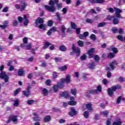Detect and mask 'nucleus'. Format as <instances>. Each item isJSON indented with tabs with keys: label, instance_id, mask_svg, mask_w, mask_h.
<instances>
[{
	"label": "nucleus",
	"instance_id": "obj_1",
	"mask_svg": "<svg viewBox=\"0 0 125 125\" xmlns=\"http://www.w3.org/2000/svg\"><path fill=\"white\" fill-rule=\"evenodd\" d=\"M59 0H50L49 2V4L50 6L45 5L44 7L48 11H50V12H55V11H56V8L55 7L54 4L57 5V7L59 10L62 7V3H59Z\"/></svg>",
	"mask_w": 125,
	"mask_h": 125
},
{
	"label": "nucleus",
	"instance_id": "obj_2",
	"mask_svg": "<svg viewBox=\"0 0 125 125\" xmlns=\"http://www.w3.org/2000/svg\"><path fill=\"white\" fill-rule=\"evenodd\" d=\"M116 65H118V62H117V61H113L110 63V67H107L106 68V70L108 71L106 74L107 78H111V77H112V73L109 71H111V70H114L115 66H116Z\"/></svg>",
	"mask_w": 125,
	"mask_h": 125
},
{
	"label": "nucleus",
	"instance_id": "obj_3",
	"mask_svg": "<svg viewBox=\"0 0 125 125\" xmlns=\"http://www.w3.org/2000/svg\"><path fill=\"white\" fill-rule=\"evenodd\" d=\"M44 21L42 18H38L36 21V24L40 29L45 30V24H43Z\"/></svg>",
	"mask_w": 125,
	"mask_h": 125
},
{
	"label": "nucleus",
	"instance_id": "obj_4",
	"mask_svg": "<svg viewBox=\"0 0 125 125\" xmlns=\"http://www.w3.org/2000/svg\"><path fill=\"white\" fill-rule=\"evenodd\" d=\"M0 79L4 80L5 83H8L9 82V77L6 74L5 72H2L0 73Z\"/></svg>",
	"mask_w": 125,
	"mask_h": 125
},
{
	"label": "nucleus",
	"instance_id": "obj_5",
	"mask_svg": "<svg viewBox=\"0 0 125 125\" xmlns=\"http://www.w3.org/2000/svg\"><path fill=\"white\" fill-rule=\"evenodd\" d=\"M116 90H117L116 85H114L113 86L111 87V88H108L107 89V92L109 96L112 97V96H113V95L114 94V91H116Z\"/></svg>",
	"mask_w": 125,
	"mask_h": 125
},
{
	"label": "nucleus",
	"instance_id": "obj_6",
	"mask_svg": "<svg viewBox=\"0 0 125 125\" xmlns=\"http://www.w3.org/2000/svg\"><path fill=\"white\" fill-rule=\"evenodd\" d=\"M114 9L115 11L116 17H117V18H123L120 14L123 12V11L118 8H114Z\"/></svg>",
	"mask_w": 125,
	"mask_h": 125
},
{
	"label": "nucleus",
	"instance_id": "obj_7",
	"mask_svg": "<svg viewBox=\"0 0 125 125\" xmlns=\"http://www.w3.org/2000/svg\"><path fill=\"white\" fill-rule=\"evenodd\" d=\"M72 49L73 52H75V53L76 54V56H80V54H81V49L80 48L76 49V46H75L74 44H73Z\"/></svg>",
	"mask_w": 125,
	"mask_h": 125
},
{
	"label": "nucleus",
	"instance_id": "obj_8",
	"mask_svg": "<svg viewBox=\"0 0 125 125\" xmlns=\"http://www.w3.org/2000/svg\"><path fill=\"white\" fill-rule=\"evenodd\" d=\"M60 97H64L65 98H68L69 92L67 91L61 92L60 94Z\"/></svg>",
	"mask_w": 125,
	"mask_h": 125
},
{
	"label": "nucleus",
	"instance_id": "obj_9",
	"mask_svg": "<svg viewBox=\"0 0 125 125\" xmlns=\"http://www.w3.org/2000/svg\"><path fill=\"white\" fill-rule=\"evenodd\" d=\"M71 111L69 112L68 115L70 116V117H73L74 116H76L77 115V111L75 109V108L72 107L70 108Z\"/></svg>",
	"mask_w": 125,
	"mask_h": 125
},
{
	"label": "nucleus",
	"instance_id": "obj_10",
	"mask_svg": "<svg viewBox=\"0 0 125 125\" xmlns=\"http://www.w3.org/2000/svg\"><path fill=\"white\" fill-rule=\"evenodd\" d=\"M89 2L91 3H104L105 2V0H88Z\"/></svg>",
	"mask_w": 125,
	"mask_h": 125
},
{
	"label": "nucleus",
	"instance_id": "obj_11",
	"mask_svg": "<svg viewBox=\"0 0 125 125\" xmlns=\"http://www.w3.org/2000/svg\"><path fill=\"white\" fill-rule=\"evenodd\" d=\"M33 115L34 116V117H33V119L35 122L41 121V117H40L38 113L35 112L33 113Z\"/></svg>",
	"mask_w": 125,
	"mask_h": 125
},
{
	"label": "nucleus",
	"instance_id": "obj_12",
	"mask_svg": "<svg viewBox=\"0 0 125 125\" xmlns=\"http://www.w3.org/2000/svg\"><path fill=\"white\" fill-rule=\"evenodd\" d=\"M93 53H94V48H92L88 52V54L90 58H92V57H93Z\"/></svg>",
	"mask_w": 125,
	"mask_h": 125
},
{
	"label": "nucleus",
	"instance_id": "obj_13",
	"mask_svg": "<svg viewBox=\"0 0 125 125\" xmlns=\"http://www.w3.org/2000/svg\"><path fill=\"white\" fill-rule=\"evenodd\" d=\"M23 24L24 26H28V24H29V20L27 18V16L24 15L23 17Z\"/></svg>",
	"mask_w": 125,
	"mask_h": 125
},
{
	"label": "nucleus",
	"instance_id": "obj_14",
	"mask_svg": "<svg viewBox=\"0 0 125 125\" xmlns=\"http://www.w3.org/2000/svg\"><path fill=\"white\" fill-rule=\"evenodd\" d=\"M17 118L18 116L16 115L11 116L10 117L11 121H12L13 122H14V123H16V122H17V121H18V119Z\"/></svg>",
	"mask_w": 125,
	"mask_h": 125
},
{
	"label": "nucleus",
	"instance_id": "obj_15",
	"mask_svg": "<svg viewBox=\"0 0 125 125\" xmlns=\"http://www.w3.org/2000/svg\"><path fill=\"white\" fill-rule=\"evenodd\" d=\"M67 69H68V66H67V65H64L63 66H60L59 67V70L61 72H63L64 71H66V70H67Z\"/></svg>",
	"mask_w": 125,
	"mask_h": 125
},
{
	"label": "nucleus",
	"instance_id": "obj_16",
	"mask_svg": "<svg viewBox=\"0 0 125 125\" xmlns=\"http://www.w3.org/2000/svg\"><path fill=\"white\" fill-rule=\"evenodd\" d=\"M95 66H96V63H95V62H92V63H89L87 65V67L89 69H94Z\"/></svg>",
	"mask_w": 125,
	"mask_h": 125
},
{
	"label": "nucleus",
	"instance_id": "obj_17",
	"mask_svg": "<svg viewBox=\"0 0 125 125\" xmlns=\"http://www.w3.org/2000/svg\"><path fill=\"white\" fill-rule=\"evenodd\" d=\"M71 82V75H66V79H65V83H70Z\"/></svg>",
	"mask_w": 125,
	"mask_h": 125
},
{
	"label": "nucleus",
	"instance_id": "obj_18",
	"mask_svg": "<svg viewBox=\"0 0 125 125\" xmlns=\"http://www.w3.org/2000/svg\"><path fill=\"white\" fill-rule=\"evenodd\" d=\"M22 93L26 97H29L31 95L30 91H22Z\"/></svg>",
	"mask_w": 125,
	"mask_h": 125
},
{
	"label": "nucleus",
	"instance_id": "obj_19",
	"mask_svg": "<svg viewBox=\"0 0 125 125\" xmlns=\"http://www.w3.org/2000/svg\"><path fill=\"white\" fill-rule=\"evenodd\" d=\"M27 6V3L26 2H22V5L21 6V11H24V9L26 8Z\"/></svg>",
	"mask_w": 125,
	"mask_h": 125
},
{
	"label": "nucleus",
	"instance_id": "obj_20",
	"mask_svg": "<svg viewBox=\"0 0 125 125\" xmlns=\"http://www.w3.org/2000/svg\"><path fill=\"white\" fill-rule=\"evenodd\" d=\"M42 94L44 96H47L48 95V90L46 88L42 89Z\"/></svg>",
	"mask_w": 125,
	"mask_h": 125
},
{
	"label": "nucleus",
	"instance_id": "obj_21",
	"mask_svg": "<svg viewBox=\"0 0 125 125\" xmlns=\"http://www.w3.org/2000/svg\"><path fill=\"white\" fill-rule=\"evenodd\" d=\"M14 104L13 106L14 107H17L19 104H20V102H19V100L18 99H16L13 101Z\"/></svg>",
	"mask_w": 125,
	"mask_h": 125
},
{
	"label": "nucleus",
	"instance_id": "obj_22",
	"mask_svg": "<svg viewBox=\"0 0 125 125\" xmlns=\"http://www.w3.org/2000/svg\"><path fill=\"white\" fill-rule=\"evenodd\" d=\"M56 15L59 20V21H62V19H63V17L61 16V14L60 13L57 12L56 13Z\"/></svg>",
	"mask_w": 125,
	"mask_h": 125
},
{
	"label": "nucleus",
	"instance_id": "obj_23",
	"mask_svg": "<svg viewBox=\"0 0 125 125\" xmlns=\"http://www.w3.org/2000/svg\"><path fill=\"white\" fill-rule=\"evenodd\" d=\"M113 24H114V25H117V24L119 23V20H118L117 18H116V16H113Z\"/></svg>",
	"mask_w": 125,
	"mask_h": 125
},
{
	"label": "nucleus",
	"instance_id": "obj_24",
	"mask_svg": "<svg viewBox=\"0 0 125 125\" xmlns=\"http://www.w3.org/2000/svg\"><path fill=\"white\" fill-rule=\"evenodd\" d=\"M86 108H87V110H88L89 111H91L92 110V104H86Z\"/></svg>",
	"mask_w": 125,
	"mask_h": 125
},
{
	"label": "nucleus",
	"instance_id": "obj_25",
	"mask_svg": "<svg viewBox=\"0 0 125 125\" xmlns=\"http://www.w3.org/2000/svg\"><path fill=\"white\" fill-rule=\"evenodd\" d=\"M106 24H107V23L105 22H100L98 24L97 27L98 28L100 27H105V26H106Z\"/></svg>",
	"mask_w": 125,
	"mask_h": 125
},
{
	"label": "nucleus",
	"instance_id": "obj_26",
	"mask_svg": "<svg viewBox=\"0 0 125 125\" xmlns=\"http://www.w3.org/2000/svg\"><path fill=\"white\" fill-rule=\"evenodd\" d=\"M83 116L85 119H88L89 117V112L88 111H86L83 113Z\"/></svg>",
	"mask_w": 125,
	"mask_h": 125
},
{
	"label": "nucleus",
	"instance_id": "obj_27",
	"mask_svg": "<svg viewBox=\"0 0 125 125\" xmlns=\"http://www.w3.org/2000/svg\"><path fill=\"white\" fill-rule=\"evenodd\" d=\"M49 45H51V43L50 42H45V45L43 47V49H46V48H47V47H48Z\"/></svg>",
	"mask_w": 125,
	"mask_h": 125
},
{
	"label": "nucleus",
	"instance_id": "obj_28",
	"mask_svg": "<svg viewBox=\"0 0 125 125\" xmlns=\"http://www.w3.org/2000/svg\"><path fill=\"white\" fill-rule=\"evenodd\" d=\"M57 85L58 86V87L59 88H64V84H63L62 83L58 82L57 84Z\"/></svg>",
	"mask_w": 125,
	"mask_h": 125
},
{
	"label": "nucleus",
	"instance_id": "obj_29",
	"mask_svg": "<svg viewBox=\"0 0 125 125\" xmlns=\"http://www.w3.org/2000/svg\"><path fill=\"white\" fill-rule=\"evenodd\" d=\"M44 122H50L51 121V118H50V116H47L44 118Z\"/></svg>",
	"mask_w": 125,
	"mask_h": 125
},
{
	"label": "nucleus",
	"instance_id": "obj_30",
	"mask_svg": "<svg viewBox=\"0 0 125 125\" xmlns=\"http://www.w3.org/2000/svg\"><path fill=\"white\" fill-rule=\"evenodd\" d=\"M89 93L91 94H97L98 93V91L97 89L91 90L89 91Z\"/></svg>",
	"mask_w": 125,
	"mask_h": 125
},
{
	"label": "nucleus",
	"instance_id": "obj_31",
	"mask_svg": "<svg viewBox=\"0 0 125 125\" xmlns=\"http://www.w3.org/2000/svg\"><path fill=\"white\" fill-rule=\"evenodd\" d=\"M19 76H23V74H24V69L21 68L18 71Z\"/></svg>",
	"mask_w": 125,
	"mask_h": 125
},
{
	"label": "nucleus",
	"instance_id": "obj_32",
	"mask_svg": "<svg viewBox=\"0 0 125 125\" xmlns=\"http://www.w3.org/2000/svg\"><path fill=\"white\" fill-rule=\"evenodd\" d=\"M60 50L61 51H66L67 50V48H66V46L64 45H61L59 48Z\"/></svg>",
	"mask_w": 125,
	"mask_h": 125
},
{
	"label": "nucleus",
	"instance_id": "obj_33",
	"mask_svg": "<svg viewBox=\"0 0 125 125\" xmlns=\"http://www.w3.org/2000/svg\"><path fill=\"white\" fill-rule=\"evenodd\" d=\"M68 105H71V106H74L77 104V103L75 101H70L68 103Z\"/></svg>",
	"mask_w": 125,
	"mask_h": 125
},
{
	"label": "nucleus",
	"instance_id": "obj_34",
	"mask_svg": "<svg viewBox=\"0 0 125 125\" xmlns=\"http://www.w3.org/2000/svg\"><path fill=\"white\" fill-rule=\"evenodd\" d=\"M58 88H59L57 85H55L53 87V89L54 90V91H55V92L56 93L58 92Z\"/></svg>",
	"mask_w": 125,
	"mask_h": 125
},
{
	"label": "nucleus",
	"instance_id": "obj_35",
	"mask_svg": "<svg viewBox=\"0 0 125 125\" xmlns=\"http://www.w3.org/2000/svg\"><path fill=\"white\" fill-rule=\"evenodd\" d=\"M34 103H35V101H34V100H28L27 101V104L28 105H33Z\"/></svg>",
	"mask_w": 125,
	"mask_h": 125
},
{
	"label": "nucleus",
	"instance_id": "obj_36",
	"mask_svg": "<svg viewBox=\"0 0 125 125\" xmlns=\"http://www.w3.org/2000/svg\"><path fill=\"white\" fill-rule=\"evenodd\" d=\"M77 89H72L71 90V92L73 95L76 96L77 95Z\"/></svg>",
	"mask_w": 125,
	"mask_h": 125
},
{
	"label": "nucleus",
	"instance_id": "obj_37",
	"mask_svg": "<svg viewBox=\"0 0 125 125\" xmlns=\"http://www.w3.org/2000/svg\"><path fill=\"white\" fill-rule=\"evenodd\" d=\"M77 43L79 46H80L81 47H83V42L81 40L77 42Z\"/></svg>",
	"mask_w": 125,
	"mask_h": 125
},
{
	"label": "nucleus",
	"instance_id": "obj_38",
	"mask_svg": "<svg viewBox=\"0 0 125 125\" xmlns=\"http://www.w3.org/2000/svg\"><path fill=\"white\" fill-rule=\"evenodd\" d=\"M90 39L92 41H96V36L94 34H92L90 36Z\"/></svg>",
	"mask_w": 125,
	"mask_h": 125
},
{
	"label": "nucleus",
	"instance_id": "obj_39",
	"mask_svg": "<svg viewBox=\"0 0 125 125\" xmlns=\"http://www.w3.org/2000/svg\"><path fill=\"white\" fill-rule=\"evenodd\" d=\"M71 27L72 29H77V25H76V23L74 22H71Z\"/></svg>",
	"mask_w": 125,
	"mask_h": 125
},
{
	"label": "nucleus",
	"instance_id": "obj_40",
	"mask_svg": "<svg viewBox=\"0 0 125 125\" xmlns=\"http://www.w3.org/2000/svg\"><path fill=\"white\" fill-rule=\"evenodd\" d=\"M114 57H115V54L113 53H110L108 54V58H110L111 59L112 58H114Z\"/></svg>",
	"mask_w": 125,
	"mask_h": 125
},
{
	"label": "nucleus",
	"instance_id": "obj_41",
	"mask_svg": "<svg viewBox=\"0 0 125 125\" xmlns=\"http://www.w3.org/2000/svg\"><path fill=\"white\" fill-rule=\"evenodd\" d=\"M94 60L96 62H99V61L100 60V58H99V56H98V55H96L94 57Z\"/></svg>",
	"mask_w": 125,
	"mask_h": 125
},
{
	"label": "nucleus",
	"instance_id": "obj_42",
	"mask_svg": "<svg viewBox=\"0 0 125 125\" xmlns=\"http://www.w3.org/2000/svg\"><path fill=\"white\" fill-rule=\"evenodd\" d=\"M122 125V121H119L118 122H114L113 123V125Z\"/></svg>",
	"mask_w": 125,
	"mask_h": 125
},
{
	"label": "nucleus",
	"instance_id": "obj_43",
	"mask_svg": "<svg viewBox=\"0 0 125 125\" xmlns=\"http://www.w3.org/2000/svg\"><path fill=\"white\" fill-rule=\"evenodd\" d=\"M111 50L112 51H113L114 52V53L116 54V53H118V49L116 47H112L111 48Z\"/></svg>",
	"mask_w": 125,
	"mask_h": 125
},
{
	"label": "nucleus",
	"instance_id": "obj_44",
	"mask_svg": "<svg viewBox=\"0 0 125 125\" xmlns=\"http://www.w3.org/2000/svg\"><path fill=\"white\" fill-rule=\"evenodd\" d=\"M118 40H119V41H121V42H124V38H123V36L122 35H119L117 36Z\"/></svg>",
	"mask_w": 125,
	"mask_h": 125
},
{
	"label": "nucleus",
	"instance_id": "obj_45",
	"mask_svg": "<svg viewBox=\"0 0 125 125\" xmlns=\"http://www.w3.org/2000/svg\"><path fill=\"white\" fill-rule=\"evenodd\" d=\"M53 76L54 79H57L58 77V75L57 74V72H53Z\"/></svg>",
	"mask_w": 125,
	"mask_h": 125
},
{
	"label": "nucleus",
	"instance_id": "obj_46",
	"mask_svg": "<svg viewBox=\"0 0 125 125\" xmlns=\"http://www.w3.org/2000/svg\"><path fill=\"white\" fill-rule=\"evenodd\" d=\"M118 82H120V83H124V82L125 81L124 78L120 77H119L118 80H117Z\"/></svg>",
	"mask_w": 125,
	"mask_h": 125
},
{
	"label": "nucleus",
	"instance_id": "obj_47",
	"mask_svg": "<svg viewBox=\"0 0 125 125\" xmlns=\"http://www.w3.org/2000/svg\"><path fill=\"white\" fill-rule=\"evenodd\" d=\"M18 25V21L14 20L13 22V26L16 27Z\"/></svg>",
	"mask_w": 125,
	"mask_h": 125
},
{
	"label": "nucleus",
	"instance_id": "obj_48",
	"mask_svg": "<svg viewBox=\"0 0 125 125\" xmlns=\"http://www.w3.org/2000/svg\"><path fill=\"white\" fill-rule=\"evenodd\" d=\"M107 20H109V21H111V20H113L114 19V18L112 17L111 15H108L106 17Z\"/></svg>",
	"mask_w": 125,
	"mask_h": 125
},
{
	"label": "nucleus",
	"instance_id": "obj_49",
	"mask_svg": "<svg viewBox=\"0 0 125 125\" xmlns=\"http://www.w3.org/2000/svg\"><path fill=\"white\" fill-rule=\"evenodd\" d=\"M61 28H62V32L65 33V31L66 30V27H65V25H62Z\"/></svg>",
	"mask_w": 125,
	"mask_h": 125
},
{
	"label": "nucleus",
	"instance_id": "obj_50",
	"mask_svg": "<svg viewBox=\"0 0 125 125\" xmlns=\"http://www.w3.org/2000/svg\"><path fill=\"white\" fill-rule=\"evenodd\" d=\"M59 123L60 124H64V123H66V120L63 119H61L59 120Z\"/></svg>",
	"mask_w": 125,
	"mask_h": 125
},
{
	"label": "nucleus",
	"instance_id": "obj_51",
	"mask_svg": "<svg viewBox=\"0 0 125 125\" xmlns=\"http://www.w3.org/2000/svg\"><path fill=\"white\" fill-rule=\"evenodd\" d=\"M18 19L19 20V22L20 23H22V21L24 20V18H22L20 16L18 18Z\"/></svg>",
	"mask_w": 125,
	"mask_h": 125
},
{
	"label": "nucleus",
	"instance_id": "obj_52",
	"mask_svg": "<svg viewBox=\"0 0 125 125\" xmlns=\"http://www.w3.org/2000/svg\"><path fill=\"white\" fill-rule=\"evenodd\" d=\"M53 25V22H52V21L50 20L48 21V26H49V27H51V26H52Z\"/></svg>",
	"mask_w": 125,
	"mask_h": 125
},
{
	"label": "nucleus",
	"instance_id": "obj_53",
	"mask_svg": "<svg viewBox=\"0 0 125 125\" xmlns=\"http://www.w3.org/2000/svg\"><path fill=\"white\" fill-rule=\"evenodd\" d=\"M20 90H21V89H16L15 92H14V95L15 96H16V95H17V94H18V93L19 92V91H20Z\"/></svg>",
	"mask_w": 125,
	"mask_h": 125
},
{
	"label": "nucleus",
	"instance_id": "obj_54",
	"mask_svg": "<svg viewBox=\"0 0 125 125\" xmlns=\"http://www.w3.org/2000/svg\"><path fill=\"white\" fill-rule=\"evenodd\" d=\"M89 35V33L88 32L86 31L83 33V36L85 37L86 38L87 37H88V35Z\"/></svg>",
	"mask_w": 125,
	"mask_h": 125
},
{
	"label": "nucleus",
	"instance_id": "obj_55",
	"mask_svg": "<svg viewBox=\"0 0 125 125\" xmlns=\"http://www.w3.org/2000/svg\"><path fill=\"white\" fill-rule=\"evenodd\" d=\"M86 76L87 75L85 73H83L82 77L83 80H87V77Z\"/></svg>",
	"mask_w": 125,
	"mask_h": 125
},
{
	"label": "nucleus",
	"instance_id": "obj_56",
	"mask_svg": "<svg viewBox=\"0 0 125 125\" xmlns=\"http://www.w3.org/2000/svg\"><path fill=\"white\" fill-rule=\"evenodd\" d=\"M112 31L113 33H114V34H116L118 33V32H119V30H118V29L115 28H112Z\"/></svg>",
	"mask_w": 125,
	"mask_h": 125
},
{
	"label": "nucleus",
	"instance_id": "obj_57",
	"mask_svg": "<svg viewBox=\"0 0 125 125\" xmlns=\"http://www.w3.org/2000/svg\"><path fill=\"white\" fill-rule=\"evenodd\" d=\"M27 50H31V48H32V45L31 44H28L26 45Z\"/></svg>",
	"mask_w": 125,
	"mask_h": 125
},
{
	"label": "nucleus",
	"instance_id": "obj_58",
	"mask_svg": "<svg viewBox=\"0 0 125 125\" xmlns=\"http://www.w3.org/2000/svg\"><path fill=\"white\" fill-rule=\"evenodd\" d=\"M50 83H51V81L49 79L47 80L45 82L46 85H50Z\"/></svg>",
	"mask_w": 125,
	"mask_h": 125
},
{
	"label": "nucleus",
	"instance_id": "obj_59",
	"mask_svg": "<svg viewBox=\"0 0 125 125\" xmlns=\"http://www.w3.org/2000/svg\"><path fill=\"white\" fill-rule=\"evenodd\" d=\"M47 66V64L46 62H43L41 65V67H42L43 68H44Z\"/></svg>",
	"mask_w": 125,
	"mask_h": 125
},
{
	"label": "nucleus",
	"instance_id": "obj_60",
	"mask_svg": "<svg viewBox=\"0 0 125 125\" xmlns=\"http://www.w3.org/2000/svg\"><path fill=\"white\" fill-rule=\"evenodd\" d=\"M86 22L87 23H90V24H92V23H93V21L89 19H87L86 20Z\"/></svg>",
	"mask_w": 125,
	"mask_h": 125
},
{
	"label": "nucleus",
	"instance_id": "obj_61",
	"mask_svg": "<svg viewBox=\"0 0 125 125\" xmlns=\"http://www.w3.org/2000/svg\"><path fill=\"white\" fill-rule=\"evenodd\" d=\"M111 119H108L106 121V125H111Z\"/></svg>",
	"mask_w": 125,
	"mask_h": 125
},
{
	"label": "nucleus",
	"instance_id": "obj_62",
	"mask_svg": "<svg viewBox=\"0 0 125 125\" xmlns=\"http://www.w3.org/2000/svg\"><path fill=\"white\" fill-rule=\"evenodd\" d=\"M81 60H82V61L85 60V59H86V56L85 55H84L81 56Z\"/></svg>",
	"mask_w": 125,
	"mask_h": 125
},
{
	"label": "nucleus",
	"instance_id": "obj_63",
	"mask_svg": "<svg viewBox=\"0 0 125 125\" xmlns=\"http://www.w3.org/2000/svg\"><path fill=\"white\" fill-rule=\"evenodd\" d=\"M8 70L10 71H13V70H14V66L13 65H10Z\"/></svg>",
	"mask_w": 125,
	"mask_h": 125
},
{
	"label": "nucleus",
	"instance_id": "obj_64",
	"mask_svg": "<svg viewBox=\"0 0 125 125\" xmlns=\"http://www.w3.org/2000/svg\"><path fill=\"white\" fill-rule=\"evenodd\" d=\"M94 120H99V114H97L95 115Z\"/></svg>",
	"mask_w": 125,
	"mask_h": 125
}]
</instances>
